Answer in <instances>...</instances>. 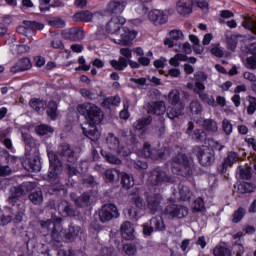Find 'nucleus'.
<instances>
[{
	"instance_id": "obj_26",
	"label": "nucleus",
	"mask_w": 256,
	"mask_h": 256,
	"mask_svg": "<svg viewBox=\"0 0 256 256\" xmlns=\"http://www.w3.org/2000/svg\"><path fill=\"white\" fill-rule=\"evenodd\" d=\"M239 161V154L235 151H230L227 153V156L224 158L222 162V171L225 173L229 169V167H233L235 163Z\"/></svg>"
},
{
	"instance_id": "obj_47",
	"label": "nucleus",
	"mask_w": 256,
	"mask_h": 256,
	"mask_svg": "<svg viewBox=\"0 0 256 256\" xmlns=\"http://www.w3.org/2000/svg\"><path fill=\"white\" fill-rule=\"evenodd\" d=\"M64 171L66 175L71 179V177H75V175L79 174V170L77 169V166L75 164H65Z\"/></svg>"
},
{
	"instance_id": "obj_22",
	"label": "nucleus",
	"mask_w": 256,
	"mask_h": 256,
	"mask_svg": "<svg viewBox=\"0 0 256 256\" xmlns=\"http://www.w3.org/2000/svg\"><path fill=\"white\" fill-rule=\"evenodd\" d=\"M125 7H127L126 1L112 0L107 5V12L110 13L111 15H121V13H123V11H125Z\"/></svg>"
},
{
	"instance_id": "obj_21",
	"label": "nucleus",
	"mask_w": 256,
	"mask_h": 256,
	"mask_svg": "<svg viewBox=\"0 0 256 256\" xmlns=\"http://www.w3.org/2000/svg\"><path fill=\"white\" fill-rule=\"evenodd\" d=\"M33 67V64L31 63V59L27 57H23L19 59L13 66L10 68L11 73H23V71H29Z\"/></svg>"
},
{
	"instance_id": "obj_19",
	"label": "nucleus",
	"mask_w": 256,
	"mask_h": 256,
	"mask_svg": "<svg viewBox=\"0 0 256 256\" xmlns=\"http://www.w3.org/2000/svg\"><path fill=\"white\" fill-rule=\"evenodd\" d=\"M168 97L171 105H173V107H177L178 112L175 111L174 117H178L179 113L185 109V104L181 101V92L177 89L171 90Z\"/></svg>"
},
{
	"instance_id": "obj_23",
	"label": "nucleus",
	"mask_w": 256,
	"mask_h": 256,
	"mask_svg": "<svg viewBox=\"0 0 256 256\" xmlns=\"http://www.w3.org/2000/svg\"><path fill=\"white\" fill-rule=\"evenodd\" d=\"M58 212L61 217H73L75 216V210L73 209V205L69 203V201L61 200L58 204Z\"/></svg>"
},
{
	"instance_id": "obj_42",
	"label": "nucleus",
	"mask_w": 256,
	"mask_h": 256,
	"mask_svg": "<svg viewBox=\"0 0 256 256\" xmlns=\"http://www.w3.org/2000/svg\"><path fill=\"white\" fill-rule=\"evenodd\" d=\"M245 215H247V210L244 207H239L232 215V223H241Z\"/></svg>"
},
{
	"instance_id": "obj_15",
	"label": "nucleus",
	"mask_w": 256,
	"mask_h": 256,
	"mask_svg": "<svg viewBox=\"0 0 256 256\" xmlns=\"http://www.w3.org/2000/svg\"><path fill=\"white\" fill-rule=\"evenodd\" d=\"M123 33L120 39H112L116 45H122L123 47H131L133 40L137 37V32L129 30L127 27L122 28Z\"/></svg>"
},
{
	"instance_id": "obj_33",
	"label": "nucleus",
	"mask_w": 256,
	"mask_h": 256,
	"mask_svg": "<svg viewBox=\"0 0 256 256\" xmlns=\"http://www.w3.org/2000/svg\"><path fill=\"white\" fill-rule=\"evenodd\" d=\"M149 111L152 115H165V102L157 101L149 105Z\"/></svg>"
},
{
	"instance_id": "obj_62",
	"label": "nucleus",
	"mask_w": 256,
	"mask_h": 256,
	"mask_svg": "<svg viewBox=\"0 0 256 256\" xmlns=\"http://www.w3.org/2000/svg\"><path fill=\"white\" fill-rule=\"evenodd\" d=\"M165 159V150H159L154 148V154L152 155V161H163Z\"/></svg>"
},
{
	"instance_id": "obj_40",
	"label": "nucleus",
	"mask_w": 256,
	"mask_h": 256,
	"mask_svg": "<svg viewBox=\"0 0 256 256\" xmlns=\"http://www.w3.org/2000/svg\"><path fill=\"white\" fill-rule=\"evenodd\" d=\"M102 157L107 161V163H111V165H121V159H119L117 156L105 151H100Z\"/></svg>"
},
{
	"instance_id": "obj_59",
	"label": "nucleus",
	"mask_w": 256,
	"mask_h": 256,
	"mask_svg": "<svg viewBox=\"0 0 256 256\" xmlns=\"http://www.w3.org/2000/svg\"><path fill=\"white\" fill-rule=\"evenodd\" d=\"M222 129L225 135H231L233 133V124L227 119L222 121Z\"/></svg>"
},
{
	"instance_id": "obj_48",
	"label": "nucleus",
	"mask_w": 256,
	"mask_h": 256,
	"mask_svg": "<svg viewBox=\"0 0 256 256\" xmlns=\"http://www.w3.org/2000/svg\"><path fill=\"white\" fill-rule=\"evenodd\" d=\"M190 111L192 115H201L203 111V106L201 105V102L197 100H193L190 103Z\"/></svg>"
},
{
	"instance_id": "obj_41",
	"label": "nucleus",
	"mask_w": 256,
	"mask_h": 256,
	"mask_svg": "<svg viewBox=\"0 0 256 256\" xmlns=\"http://www.w3.org/2000/svg\"><path fill=\"white\" fill-rule=\"evenodd\" d=\"M28 197L33 205H41L43 203V192L41 190L31 192Z\"/></svg>"
},
{
	"instance_id": "obj_36",
	"label": "nucleus",
	"mask_w": 256,
	"mask_h": 256,
	"mask_svg": "<svg viewBox=\"0 0 256 256\" xmlns=\"http://www.w3.org/2000/svg\"><path fill=\"white\" fill-rule=\"evenodd\" d=\"M106 143L112 151H116L119 149V145H121V142L119 141V138L115 136L113 133H109L106 138Z\"/></svg>"
},
{
	"instance_id": "obj_8",
	"label": "nucleus",
	"mask_w": 256,
	"mask_h": 256,
	"mask_svg": "<svg viewBox=\"0 0 256 256\" xmlns=\"http://www.w3.org/2000/svg\"><path fill=\"white\" fill-rule=\"evenodd\" d=\"M57 153L62 158V161H66L72 165H75L79 159L77 152L67 143L60 144L57 148Z\"/></svg>"
},
{
	"instance_id": "obj_44",
	"label": "nucleus",
	"mask_w": 256,
	"mask_h": 256,
	"mask_svg": "<svg viewBox=\"0 0 256 256\" xmlns=\"http://www.w3.org/2000/svg\"><path fill=\"white\" fill-rule=\"evenodd\" d=\"M121 185L124 189H131L135 185V180H133V176L125 173L121 177Z\"/></svg>"
},
{
	"instance_id": "obj_37",
	"label": "nucleus",
	"mask_w": 256,
	"mask_h": 256,
	"mask_svg": "<svg viewBox=\"0 0 256 256\" xmlns=\"http://www.w3.org/2000/svg\"><path fill=\"white\" fill-rule=\"evenodd\" d=\"M154 152L155 148L151 147L149 142H145L142 149L140 150V155L145 159H153Z\"/></svg>"
},
{
	"instance_id": "obj_45",
	"label": "nucleus",
	"mask_w": 256,
	"mask_h": 256,
	"mask_svg": "<svg viewBox=\"0 0 256 256\" xmlns=\"http://www.w3.org/2000/svg\"><path fill=\"white\" fill-rule=\"evenodd\" d=\"M214 256H233L231 249L224 247V246H216L213 249Z\"/></svg>"
},
{
	"instance_id": "obj_31",
	"label": "nucleus",
	"mask_w": 256,
	"mask_h": 256,
	"mask_svg": "<svg viewBox=\"0 0 256 256\" xmlns=\"http://www.w3.org/2000/svg\"><path fill=\"white\" fill-rule=\"evenodd\" d=\"M22 137L27 151H33L34 149L35 154L39 152V150H37V140H35L31 134H23Z\"/></svg>"
},
{
	"instance_id": "obj_18",
	"label": "nucleus",
	"mask_w": 256,
	"mask_h": 256,
	"mask_svg": "<svg viewBox=\"0 0 256 256\" xmlns=\"http://www.w3.org/2000/svg\"><path fill=\"white\" fill-rule=\"evenodd\" d=\"M148 18L155 25V27L165 25V23L169 21V16H167L163 10L150 11Z\"/></svg>"
},
{
	"instance_id": "obj_64",
	"label": "nucleus",
	"mask_w": 256,
	"mask_h": 256,
	"mask_svg": "<svg viewBox=\"0 0 256 256\" xmlns=\"http://www.w3.org/2000/svg\"><path fill=\"white\" fill-rule=\"evenodd\" d=\"M170 38L173 41H182V39H183V32L181 30H171L170 31Z\"/></svg>"
},
{
	"instance_id": "obj_63",
	"label": "nucleus",
	"mask_w": 256,
	"mask_h": 256,
	"mask_svg": "<svg viewBox=\"0 0 256 256\" xmlns=\"http://www.w3.org/2000/svg\"><path fill=\"white\" fill-rule=\"evenodd\" d=\"M256 54H252L246 58L245 66L247 69H256Z\"/></svg>"
},
{
	"instance_id": "obj_60",
	"label": "nucleus",
	"mask_w": 256,
	"mask_h": 256,
	"mask_svg": "<svg viewBox=\"0 0 256 256\" xmlns=\"http://www.w3.org/2000/svg\"><path fill=\"white\" fill-rule=\"evenodd\" d=\"M80 94L85 99H90L91 101H95V99H97V97H95V93H93L91 90H89L87 88H81Z\"/></svg>"
},
{
	"instance_id": "obj_35",
	"label": "nucleus",
	"mask_w": 256,
	"mask_h": 256,
	"mask_svg": "<svg viewBox=\"0 0 256 256\" xmlns=\"http://www.w3.org/2000/svg\"><path fill=\"white\" fill-rule=\"evenodd\" d=\"M29 105L34 111H45L47 109V101L40 98H32L29 102Z\"/></svg>"
},
{
	"instance_id": "obj_25",
	"label": "nucleus",
	"mask_w": 256,
	"mask_h": 256,
	"mask_svg": "<svg viewBox=\"0 0 256 256\" xmlns=\"http://www.w3.org/2000/svg\"><path fill=\"white\" fill-rule=\"evenodd\" d=\"M119 105H121L120 95L104 96L103 101L101 102V107L108 110H110L112 107H119Z\"/></svg>"
},
{
	"instance_id": "obj_29",
	"label": "nucleus",
	"mask_w": 256,
	"mask_h": 256,
	"mask_svg": "<svg viewBox=\"0 0 256 256\" xmlns=\"http://www.w3.org/2000/svg\"><path fill=\"white\" fill-rule=\"evenodd\" d=\"M151 123H153V117L147 116L138 119L133 125L136 131H141L142 133H145V131H147V127H149Z\"/></svg>"
},
{
	"instance_id": "obj_3",
	"label": "nucleus",
	"mask_w": 256,
	"mask_h": 256,
	"mask_svg": "<svg viewBox=\"0 0 256 256\" xmlns=\"http://www.w3.org/2000/svg\"><path fill=\"white\" fill-rule=\"evenodd\" d=\"M61 218L53 220H46L41 222L42 229H47L48 237H50V245L53 251H58V256H75L73 249H61L63 247V228L61 227Z\"/></svg>"
},
{
	"instance_id": "obj_56",
	"label": "nucleus",
	"mask_w": 256,
	"mask_h": 256,
	"mask_svg": "<svg viewBox=\"0 0 256 256\" xmlns=\"http://www.w3.org/2000/svg\"><path fill=\"white\" fill-rule=\"evenodd\" d=\"M115 151L120 157H129L131 155V149L127 146H121V144H119Z\"/></svg>"
},
{
	"instance_id": "obj_2",
	"label": "nucleus",
	"mask_w": 256,
	"mask_h": 256,
	"mask_svg": "<svg viewBox=\"0 0 256 256\" xmlns=\"http://www.w3.org/2000/svg\"><path fill=\"white\" fill-rule=\"evenodd\" d=\"M49 159V171L45 176L46 181L51 183L48 187L49 195H56L57 197H65L67 195V186L61 184L59 174L61 173V160H59V154L50 151L48 152Z\"/></svg>"
},
{
	"instance_id": "obj_34",
	"label": "nucleus",
	"mask_w": 256,
	"mask_h": 256,
	"mask_svg": "<svg viewBox=\"0 0 256 256\" xmlns=\"http://www.w3.org/2000/svg\"><path fill=\"white\" fill-rule=\"evenodd\" d=\"M74 203L77 205V207H89L91 204V193H82L80 197L74 199Z\"/></svg>"
},
{
	"instance_id": "obj_9",
	"label": "nucleus",
	"mask_w": 256,
	"mask_h": 256,
	"mask_svg": "<svg viewBox=\"0 0 256 256\" xmlns=\"http://www.w3.org/2000/svg\"><path fill=\"white\" fill-rule=\"evenodd\" d=\"M98 217L100 223H109L112 219H117V217H119V210L113 203L104 204L98 211Z\"/></svg>"
},
{
	"instance_id": "obj_16",
	"label": "nucleus",
	"mask_w": 256,
	"mask_h": 256,
	"mask_svg": "<svg viewBox=\"0 0 256 256\" xmlns=\"http://www.w3.org/2000/svg\"><path fill=\"white\" fill-rule=\"evenodd\" d=\"M126 21L123 16H112L111 20L106 24L107 33L117 35V33L123 29V25H125Z\"/></svg>"
},
{
	"instance_id": "obj_27",
	"label": "nucleus",
	"mask_w": 256,
	"mask_h": 256,
	"mask_svg": "<svg viewBox=\"0 0 256 256\" xmlns=\"http://www.w3.org/2000/svg\"><path fill=\"white\" fill-rule=\"evenodd\" d=\"M121 233L123 239H125L126 241H133V239H135V228L133 227V224L129 221H126L121 225Z\"/></svg>"
},
{
	"instance_id": "obj_10",
	"label": "nucleus",
	"mask_w": 256,
	"mask_h": 256,
	"mask_svg": "<svg viewBox=\"0 0 256 256\" xmlns=\"http://www.w3.org/2000/svg\"><path fill=\"white\" fill-rule=\"evenodd\" d=\"M146 203L151 215L161 213V209H163V206H161V203H163V195L160 193L147 194Z\"/></svg>"
},
{
	"instance_id": "obj_43",
	"label": "nucleus",
	"mask_w": 256,
	"mask_h": 256,
	"mask_svg": "<svg viewBox=\"0 0 256 256\" xmlns=\"http://www.w3.org/2000/svg\"><path fill=\"white\" fill-rule=\"evenodd\" d=\"M35 131L40 137H43L45 135H49V133H53L55 131L53 127L47 125V124H40L36 126Z\"/></svg>"
},
{
	"instance_id": "obj_32",
	"label": "nucleus",
	"mask_w": 256,
	"mask_h": 256,
	"mask_svg": "<svg viewBox=\"0 0 256 256\" xmlns=\"http://www.w3.org/2000/svg\"><path fill=\"white\" fill-rule=\"evenodd\" d=\"M256 185L251 182H242L238 184L237 193L239 195H245L246 193H255Z\"/></svg>"
},
{
	"instance_id": "obj_11",
	"label": "nucleus",
	"mask_w": 256,
	"mask_h": 256,
	"mask_svg": "<svg viewBox=\"0 0 256 256\" xmlns=\"http://www.w3.org/2000/svg\"><path fill=\"white\" fill-rule=\"evenodd\" d=\"M110 65L111 67H113V69L115 71H125V69H127V67H131V69H139V67H141V64L139 63V61H135V60H127L125 58H123V56H120L118 58V60H110Z\"/></svg>"
},
{
	"instance_id": "obj_12",
	"label": "nucleus",
	"mask_w": 256,
	"mask_h": 256,
	"mask_svg": "<svg viewBox=\"0 0 256 256\" xmlns=\"http://www.w3.org/2000/svg\"><path fill=\"white\" fill-rule=\"evenodd\" d=\"M31 189H33V183L31 182H23L20 186L14 187L11 190L8 203L15 205V203L19 201V197H23V195H25V191H31Z\"/></svg>"
},
{
	"instance_id": "obj_30",
	"label": "nucleus",
	"mask_w": 256,
	"mask_h": 256,
	"mask_svg": "<svg viewBox=\"0 0 256 256\" xmlns=\"http://www.w3.org/2000/svg\"><path fill=\"white\" fill-rule=\"evenodd\" d=\"M80 231H81V227L69 225L68 233L64 235L65 243H73V241L77 239V236L79 235Z\"/></svg>"
},
{
	"instance_id": "obj_14",
	"label": "nucleus",
	"mask_w": 256,
	"mask_h": 256,
	"mask_svg": "<svg viewBox=\"0 0 256 256\" xmlns=\"http://www.w3.org/2000/svg\"><path fill=\"white\" fill-rule=\"evenodd\" d=\"M149 179L153 187H159V185H163V183H171V176L167 175V172L163 171L160 167L152 171Z\"/></svg>"
},
{
	"instance_id": "obj_61",
	"label": "nucleus",
	"mask_w": 256,
	"mask_h": 256,
	"mask_svg": "<svg viewBox=\"0 0 256 256\" xmlns=\"http://www.w3.org/2000/svg\"><path fill=\"white\" fill-rule=\"evenodd\" d=\"M123 249L128 256H134L137 254V246H135V244H125Z\"/></svg>"
},
{
	"instance_id": "obj_17",
	"label": "nucleus",
	"mask_w": 256,
	"mask_h": 256,
	"mask_svg": "<svg viewBox=\"0 0 256 256\" xmlns=\"http://www.w3.org/2000/svg\"><path fill=\"white\" fill-rule=\"evenodd\" d=\"M63 39L67 41H83L85 32L82 27H72L62 32Z\"/></svg>"
},
{
	"instance_id": "obj_52",
	"label": "nucleus",
	"mask_w": 256,
	"mask_h": 256,
	"mask_svg": "<svg viewBox=\"0 0 256 256\" xmlns=\"http://www.w3.org/2000/svg\"><path fill=\"white\" fill-rule=\"evenodd\" d=\"M249 105L246 109L247 115H255L256 111V98L255 96H248Z\"/></svg>"
},
{
	"instance_id": "obj_49",
	"label": "nucleus",
	"mask_w": 256,
	"mask_h": 256,
	"mask_svg": "<svg viewBox=\"0 0 256 256\" xmlns=\"http://www.w3.org/2000/svg\"><path fill=\"white\" fill-rule=\"evenodd\" d=\"M198 96L203 103H207V105L215 107V98L213 96H210L208 93L205 92L199 93Z\"/></svg>"
},
{
	"instance_id": "obj_1",
	"label": "nucleus",
	"mask_w": 256,
	"mask_h": 256,
	"mask_svg": "<svg viewBox=\"0 0 256 256\" xmlns=\"http://www.w3.org/2000/svg\"><path fill=\"white\" fill-rule=\"evenodd\" d=\"M76 110L86 119V123L88 124V128L82 127L83 135L90 139V141H99L101 132H99L97 125H100L105 117V113H103L101 107L91 102H84L78 104Z\"/></svg>"
},
{
	"instance_id": "obj_7",
	"label": "nucleus",
	"mask_w": 256,
	"mask_h": 256,
	"mask_svg": "<svg viewBox=\"0 0 256 256\" xmlns=\"http://www.w3.org/2000/svg\"><path fill=\"white\" fill-rule=\"evenodd\" d=\"M192 139L195 143H204V145H208V147H212L217 151H223L225 145L215 141L213 138H207V132L202 129H196L192 134Z\"/></svg>"
},
{
	"instance_id": "obj_13",
	"label": "nucleus",
	"mask_w": 256,
	"mask_h": 256,
	"mask_svg": "<svg viewBox=\"0 0 256 256\" xmlns=\"http://www.w3.org/2000/svg\"><path fill=\"white\" fill-rule=\"evenodd\" d=\"M22 166L28 173H39L41 171V156H39V152L33 156L26 157L22 162Z\"/></svg>"
},
{
	"instance_id": "obj_4",
	"label": "nucleus",
	"mask_w": 256,
	"mask_h": 256,
	"mask_svg": "<svg viewBox=\"0 0 256 256\" xmlns=\"http://www.w3.org/2000/svg\"><path fill=\"white\" fill-rule=\"evenodd\" d=\"M172 172L180 177H191L193 168H191V160L184 153H178L172 158Z\"/></svg>"
},
{
	"instance_id": "obj_39",
	"label": "nucleus",
	"mask_w": 256,
	"mask_h": 256,
	"mask_svg": "<svg viewBox=\"0 0 256 256\" xmlns=\"http://www.w3.org/2000/svg\"><path fill=\"white\" fill-rule=\"evenodd\" d=\"M150 225L155 231H165V221L162 217H153L150 220Z\"/></svg>"
},
{
	"instance_id": "obj_5",
	"label": "nucleus",
	"mask_w": 256,
	"mask_h": 256,
	"mask_svg": "<svg viewBox=\"0 0 256 256\" xmlns=\"http://www.w3.org/2000/svg\"><path fill=\"white\" fill-rule=\"evenodd\" d=\"M160 215L166 219H185L189 215V208L169 200L163 204Z\"/></svg>"
},
{
	"instance_id": "obj_28",
	"label": "nucleus",
	"mask_w": 256,
	"mask_h": 256,
	"mask_svg": "<svg viewBox=\"0 0 256 256\" xmlns=\"http://www.w3.org/2000/svg\"><path fill=\"white\" fill-rule=\"evenodd\" d=\"M93 13L89 10L76 12L73 19L76 23H91L93 21Z\"/></svg>"
},
{
	"instance_id": "obj_50",
	"label": "nucleus",
	"mask_w": 256,
	"mask_h": 256,
	"mask_svg": "<svg viewBox=\"0 0 256 256\" xmlns=\"http://www.w3.org/2000/svg\"><path fill=\"white\" fill-rule=\"evenodd\" d=\"M117 171L115 169H106L104 171V181L105 183H115V174Z\"/></svg>"
},
{
	"instance_id": "obj_57",
	"label": "nucleus",
	"mask_w": 256,
	"mask_h": 256,
	"mask_svg": "<svg viewBox=\"0 0 256 256\" xmlns=\"http://www.w3.org/2000/svg\"><path fill=\"white\" fill-rule=\"evenodd\" d=\"M193 5H196L201 11H209V0H193Z\"/></svg>"
},
{
	"instance_id": "obj_54",
	"label": "nucleus",
	"mask_w": 256,
	"mask_h": 256,
	"mask_svg": "<svg viewBox=\"0 0 256 256\" xmlns=\"http://www.w3.org/2000/svg\"><path fill=\"white\" fill-rule=\"evenodd\" d=\"M181 201H191V190L188 187H182L179 189Z\"/></svg>"
},
{
	"instance_id": "obj_20",
	"label": "nucleus",
	"mask_w": 256,
	"mask_h": 256,
	"mask_svg": "<svg viewBox=\"0 0 256 256\" xmlns=\"http://www.w3.org/2000/svg\"><path fill=\"white\" fill-rule=\"evenodd\" d=\"M176 11L181 17H189L193 13V0H179L176 3Z\"/></svg>"
},
{
	"instance_id": "obj_58",
	"label": "nucleus",
	"mask_w": 256,
	"mask_h": 256,
	"mask_svg": "<svg viewBox=\"0 0 256 256\" xmlns=\"http://www.w3.org/2000/svg\"><path fill=\"white\" fill-rule=\"evenodd\" d=\"M49 25H51V27H56V29H63V27H65V21L56 17L49 21Z\"/></svg>"
},
{
	"instance_id": "obj_38",
	"label": "nucleus",
	"mask_w": 256,
	"mask_h": 256,
	"mask_svg": "<svg viewBox=\"0 0 256 256\" xmlns=\"http://www.w3.org/2000/svg\"><path fill=\"white\" fill-rule=\"evenodd\" d=\"M203 128L208 133H217L219 127L217 126V122L213 119H205L203 120Z\"/></svg>"
},
{
	"instance_id": "obj_6",
	"label": "nucleus",
	"mask_w": 256,
	"mask_h": 256,
	"mask_svg": "<svg viewBox=\"0 0 256 256\" xmlns=\"http://www.w3.org/2000/svg\"><path fill=\"white\" fill-rule=\"evenodd\" d=\"M215 151H217V149L211 146L193 147V154L201 167H211V165L215 163Z\"/></svg>"
},
{
	"instance_id": "obj_53",
	"label": "nucleus",
	"mask_w": 256,
	"mask_h": 256,
	"mask_svg": "<svg viewBox=\"0 0 256 256\" xmlns=\"http://www.w3.org/2000/svg\"><path fill=\"white\" fill-rule=\"evenodd\" d=\"M78 63L80 66L76 67V71H90L91 70V65L87 64L85 57L80 56L78 58Z\"/></svg>"
},
{
	"instance_id": "obj_51",
	"label": "nucleus",
	"mask_w": 256,
	"mask_h": 256,
	"mask_svg": "<svg viewBox=\"0 0 256 256\" xmlns=\"http://www.w3.org/2000/svg\"><path fill=\"white\" fill-rule=\"evenodd\" d=\"M210 53L214 55V57H218L219 59L223 58L225 55V52H223V49H221L220 44H212Z\"/></svg>"
},
{
	"instance_id": "obj_55",
	"label": "nucleus",
	"mask_w": 256,
	"mask_h": 256,
	"mask_svg": "<svg viewBox=\"0 0 256 256\" xmlns=\"http://www.w3.org/2000/svg\"><path fill=\"white\" fill-rule=\"evenodd\" d=\"M39 1V11L41 13H47L51 11V1L52 0H38Z\"/></svg>"
},
{
	"instance_id": "obj_24",
	"label": "nucleus",
	"mask_w": 256,
	"mask_h": 256,
	"mask_svg": "<svg viewBox=\"0 0 256 256\" xmlns=\"http://www.w3.org/2000/svg\"><path fill=\"white\" fill-rule=\"evenodd\" d=\"M46 115L51 119V121H57L59 117V105L57 101L50 100L48 103L46 102Z\"/></svg>"
},
{
	"instance_id": "obj_46",
	"label": "nucleus",
	"mask_w": 256,
	"mask_h": 256,
	"mask_svg": "<svg viewBox=\"0 0 256 256\" xmlns=\"http://www.w3.org/2000/svg\"><path fill=\"white\" fill-rule=\"evenodd\" d=\"M192 211L193 213H201L205 211V200H203L202 197H198L195 199Z\"/></svg>"
}]
</instances>
